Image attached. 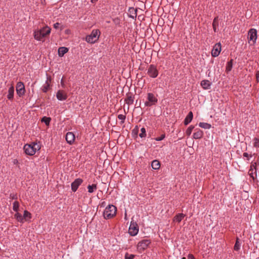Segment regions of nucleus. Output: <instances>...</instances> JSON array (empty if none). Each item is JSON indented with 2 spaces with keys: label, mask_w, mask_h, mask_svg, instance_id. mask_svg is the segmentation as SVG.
I'll list each match as a JSON object with an SVG mask.
<instances>
[{
  "label": "nucleus",
  "mask_w": 259,
  "mask_h": 259,
  "mask_svg": "<svg viewBox=\"0 0 259 259\" xmlns=\"http://www.w3.org/2000/svg\"><path fill=\"white\" fill-rule=\"evenodd\" d=\"M233 60L231 59V60L227 63V66H226V71L227 72H229L231 70L232 67H233Z\"/></svg>",
  "instance_id": "nucleus-28"
},
{
  "label": "nucleus",
  "mask_w": 259,
  "mask_h": 259,
  "mask_svg": "<svg viewBox=\"0 0 259 259\" xmlns=\"http://www.w3.org/2000/svg\"><path fill=\"white\" fill-rule=\"evenodd\" d=\"M97 184H92V185H89L88 186V192L90 193H93L95 190H97Z\"/></svg>",
  "instance_id": "nucleus-27"
},
{
  "label": "nucleus",
  "mask_w": 259,
  "mask_h": 259,
  "mask_svg": "<svg viewBox=\"0 0 259 259\" xmlns=\"http://www.w3.org/2000/svg\"><path fill=\"white\" fill-rule=\"evenodd\" d=\"M67 94L63 90H59L56 94V97L60 101H64L67 98Z\"/></svg>",
  "instance_id": "nucleus-13"
},
{
  "label": "nucleus",
  "mask_w": 259,
  "mask_h": 259,
  "mask_svg": "<svg viewBox=\"0 0 259 259\" xmlns=\"http://www.w3.org/2000/svg\"><path fill=\"white\" fill-rule=\"evenodd\" d=\"M165 138V134H162L159 137H157L155 139V140L157 141H160L162 140Z\"/></svg>",
  "instance_id": "nucleus-44"
},
{
  "label": "nucleus",
  "mask_w": 259,
  "mask_h": 259,
  "mask_svg": "<svg viewBox=\"0 0 259 259\" xmlns=\"http://www.w3.org/2000/svg\"><path fill=\"white\" fill-rule=\"evenodd\" d=\"M199 126L204 129H209L211 127V124L206 123V122H200L199 124Z\"/></svg>",
  "instance_id": "nucleus-29"
},
{
  "label": "nucleus",
  "mask_w": 259,
  "mask_h": 259,
  "mask_svg": "<svg viewBox=\"0 0 259 259\" xmlns=\"http://www.w3.org/2000/svg\"><path fill=\"white\" fill-rule=\"evenodd\" d=\"M193 114L192 111H190L185 118L184 123L185 125H188L192 120Z\"/></svg>",
  "instance_id": "nucleus-18"
},
{
  "label": "nucleus",
  "mask_w": 259,
  "mask_h": 259,
  "mask_svg": "<svg viewBox=\"0 0 259 259\" xmlns=\"http://www.w3.org/2000/svg\"><path fill=\"white\" fill-rule=\"evenodd\" d=\"M23 218L24 220H25L26 221H27L29 219L31 218V214L27 210H25L24 211Z\"/></svg>",
  "instance_id": "nucleus-26"
},
{
  "label": "nucleus",
  "mask_w": 259,
  "mask_h": 259,
  "mask_svg": "<svg viewBox=\"0 0 259 259\" xmlns=\"http://www.w3.org/2000/svg\"><path fill=\"white\" fill-rule=\"evenodd\" d=\"M151 166L154 169H158L160 166V162L157 160H154L151 163Z\"/></svg>",
  "instance_id": "nucleus-23"
},
{
  "label": "nucleus",
  "mask_w": 259,
  "mask_h": 259,
  "mask_svg": "<svg viewBox=\"0 0 259 259\" xmlns=\"http://www.w3.org/2000/svg\"><path fill=\"white\" fill-rule=\"evenodd\" d=\"M135 255L126 253L125 254V259H134Z\"/></svg>",
  "instance_id": "nucleus-40"
},
{
  "label": "nucleus",
  "mask_w": 259,
  "mask_h": 259,
  "mask_svg": "<svg viewBox=\"0 0 259 259\" xmlns=\"http://www.w3.org/2000/svg\"><path fill=\"white\" fill-rule=\"evenodd\" d=\"M61 85H62V86H63V85H64V82H63V79H62V80H61Z\"/></svg>",
  "instance_id": "nucleus-53"
},
{
  "label": "nucleus",
  "mask_w": 259,
  "mask_h": 259,
  "mask_svg": "<svg viewBox=\"0 0 259 259\" xmlns=\"http://www.w3.org/2000/svg\"><path fill=\"white\" fill-rule=\"evenodd\" d=\"M13 163L14 164H18L19 162H18V161L17 159H14Z\"/></svg>",
  "instance_id": "nucleus-50"
},
{
  "label": "nucleus",
  "mask_w": 259,
  "mask_h": 259,
  "mask_svg": "<svg viewBox=\"0 0 259 259\" xmlns=\"http://www.w3.org/2000/svg\"><path fill=\"white\" fill-rule=\"evenodd\" d=\"M68 51V49L66 47H60L58 49V55L59 57H63L65 54L67 53Z\"/></svg>",
  "instance_id": "nucleus-20"
},
{
  "label": "nucleus",
  "mask_w": 259,
  "mask_h": 259,
  "mask_svg": "<svg viewBox=\"0 0 259 259\" xmlns=\"http://www.w3.org/2000/svg\"><path fill=\"white\" fill-rule=\"evenodd\" d=\"M19 207V203L17 201H15L13 203V209L16 211L17 212L18 211Z\"/></svg>",
  "instance_id": "nucleus-33"
},
{
  "label": "nucleus",
  "mask_w": 259,
  "mask_h": 259,
  "mask_svg": "<svg viewBox=\"0 0 259 259\" xmlns=\"http://www.w3.org/2000/svg\"><path fill=\"white\" fill-rule=\"evenodd\" d=\"M182 259H186V257H183L182 258Z\"/></svg>",
  "instance_id": "nucleus-55"
},
{
  "label": "nucleus",
  "mask_w": 259,
  "mask_h": 259,
  "mask_svg": "<svg viewBox=\"0 0 259 259\" xmlns=\"http://www.w3.org/2000/svg\"><path fill=\"white\" fill-rule=\"evenodd\" d=\"M126 218V213H125V219Z\"/></svg>",
  "instance_id": "nucleus-54"
},
{
  "label": "nucleus",
  "mask_w": 259,
  "mask_h": 259,
  "mask_svg": "<svg viewBox=\"0 0 259 259\" xmlns=\"http://www.w3.org/2000/svg\"><path fill=\"white\" fill-rule=\"evenodd\" d=\"M15 218L18 221L21 223L23 222V216L20 213L17 212L14 215Z\"/></svg>",
  "instance_id": "nucleus-30"
},
{
  "label": "nucleus",
  "mask_w": 259,
  "mask_h": 259,
  "mask_svg": "<svg viewBox=\"0 0 259 259\" xmlns=\"http://www.w3.org/2000/svg\"><path fill=\"white\" fill-rule=\"evenodd\" d=\"M239 239L237 237L235 245L234 246V249L236 251H238L240 249V244L239 243Z\"/></svg>",
  "instance_id": "nucleus-31"
},
{
  "label": "nucleus",
  "mask_w": 259,
  "mask_h": 259,
  "mask_svg": "<svg viewBox=\"0 0 259 259\" xmlns=\"http://www.w3.org/2000/svg\"><path fill=\"white\" fill-rule=\"evenodd\" d=\"M253 140L254 141V144H253L254 147H255L256 148L259 147V139L256 138H255L253 139Z\"/></svg>",
  "instance_id": "nucleus-41"
},
{
  "label": "nucleus",
  "mask_w": 259,
  "mask_h": 259,
  "mask_svg": "<svg viewBox=\"0 0 259 259\" xmlns=\"http://www.w3.org/2000/svg\"><path fill=\"white\" fill-rule=\"evenodd\" d=\"M194 128V126L193 125H190L186 130V134L188 136H190L191 134V133L193 131V130Z\"/></svg>",
  "instance_id": "nucleus-35"
},
{
  "label": "nucleus",
  "mask_w": 259,
  "mask_h": 259,
  "mask_svg": "<svg viewBox=\"0 0 259 259\" xmlns=\"http://www.w3.org/2000/svg\"><path fill=\"white\" fill-rule=\"evenodd\" d=\"M98 0H91V2L92 3H95L96 2H97Z\"/></svg>",
  "instance_id": "nucleus-52"
},
{
  "label": "nucleus",
  "mask_w": 259,
  "mask_h": 259,
  "mask_svg": "<svg viewBox=\"0 0 259 259\" xmlns=\"http://www.w3.org/2000/svg\"><path fill=\"white\" fill-rule=\"evenodd\" d=\"M31 144L34 149V150H35V153L37 150H39L40 149V146L36 143L32 142Z\"/></svg>",
  "instance_id": "nucleus-38"
},
{
  "label": "nucleus",
  "mask_w": 259,
  "mask_h": 259,
  "mask_svg": "<svg viewBox=\"0 0 259 259\" xmlns=\"http://www.w3.org/2000/svg\"><path fill=\"white\" fill-rule=\"evenodd\" d=\"M139 231V227L137 223L131 222L128 229V233L131 236L136 235Z\"/></svg>",
  "instance_id": "nucleus-10"
},
{
  "label": "nucleus",
  "mask_w": 259,
  "mask_h": 259,
  "mask_svg": "<svg viewBox=\"0 0 259 259\" xmlns=\"http://www.w3.org/2000/svg\"><path fill=\"white\" fill-rule=\"evenodd\" d=\"M139 136L142 138L146 136V132L144 127H142L141 129V133L139 134Z\"/></svg>",
  "instance_id": "nucleus-37"
},
{
  "label": "nucleus",
  "mask_w": 259,
  "mask_h": 259,
  "mask_svg": "<svg viewBox=\"0 0 259 259\" xmlns=\"http://www.w3.org/2000/svg\"><path fill=\"white\" fill-rule=\"evenodd\" d=\"M100 34V31L99 29H94L90 35L86 36L85 40L89 43H95L98 39Z\"/></svg>",
  "instance_id": "nucleus-3"
},
{
  "label": "nucleus",
  "mask_w": 259,
  "mask_h": 259,
  "mask_svg": "<svg viewBox=\"0 0 259 259\" xmlns=\"http://www.w3.org/2000/svg\"><path fill=\"white\" fill-rule=\"evenodd\" d=\"M14 88L13 86H11L9 88L8 90V94L7 95V98L10 100H12L14 98Z\"/></svg>",
  "instance_id": "nucleus-21"
},
{
  "label": "nucleus",
  "mask_w": 259,
  "mask_h": 259,
  "mask_svg": "<svg viewBox=\"0 0 259 259\" xmlns=\"http://www.w3.org/2000/svg\"><path fill=\"white\" fill-rule=\"evenodd\" d=\"M51 81V76H47V79L46 81L45 84L43 85L42 88V91L44 93H47L48 91L50 89V83Z\"/></svg>",
  "instance_id": "nucleus-15"
},
{
  "label": "nucleus",
  "mask_w": 259,
  "mask_h": 259,
  "mask_svg": "<svg viewBox=\"0 0 259 259\" xmlns=\"http://www.w3.org/2000/svg\"><path fill=\"white\" fill-rule=\"evenodd\" d=\"M221 51V44L220 42L216 44L211 51V55L213 57H218Z\"/></svg>",
  "instance_id": "nucleus-12"
},
{
  "label": "nucleus",
  "mask_w": 259,
  "mask_h": 259,
  "mask_svg": "<svg viewBox=\"0 0 259 259\" xmlns=\"http://www.w3.org/2000/svg\"><path fill=\"white\" fill-rule=\"evenodd\" d=\"M117 211L116 207L113 205H109L107 206L103 212V216L105 219H110L114 217Z\"/></svg>",
  "instance_id": "nucleus-2"
},
{
  "label": "nucleus",
  "mask_w": 259,
  "mask_h": 259,
  "mask_svg": "<svg viewBox=\"0 0 259 259\" xmlns=\"http://www.w3.org/2000/svg\"><path fill=\"white\" fill-rule=\"evenodd\" d=\"M114 23L116 25H119L120 23V20L118 18H115L113 19Z\"/></svg>",
  "instance_id": "nucleus-42"
},
{
  "label": "nucleus",
  "mask_w": 259,
  "mask_h": 259,
  "mask_svg": "<svg viewBox=\"0 0 259 259\" xmlns=\"http://www.w3.org/2000/svg\"><path fill=\"white\" fill-rule=\"evenodd\" d=\"M60 25V23L57 22L54 24L53 26L55 29H58Z\"/></svg>",
  "instance_id": "nucleus-46"
},
{
  "label": "nucleus",
  "mask_w": 259,
  "mask_h": 259,
  "mask_svg": "<svg viewBox=\"0 0 259 259\" xmlns=\"http://www.w3.org/2000/svg\"><path fill=\"white\" fill-rule=\"evenodd\" d=\"M243 155L244 157H248L249 155L246 152H244L243 154Z\"/></svg>",
  "instance_id": "nucleus-51"
},
{
  "label": "nucleus",
  "mask_w": 259,
  "mask_h": 259,
  "mask_svg": "<svg viewBox=\"0 0 259 259\" xmlns=\"http://www.w3.org/2000/svg\"><path fill=\"white\" fill-rule=\"evenodd\" d=\"M253 171V170H251L250 171H249V175L251 178H252L253 179H254L256 177H255V176H254Z\"/></svg>",
  "instance_id": "nucleus-45"
},
{
  "label": "nucleus",
  "mask_w": 259,
  "mask_h": 259,
  "mask_svg": "<svg viewBox=\"0 0 259 259\" xmlns=\"http://www.w3.org/2000/svg\"><path fill=\"white\" fill-rule=\"evenodd\" d=\"M128 15L130 18L134 19L136 18L137 15V9H134L133 7H131L129 8L128 11Z\"/></svg>",
  "instance_id": "nucleus-17"
},
{
  "label": "nucleus",
  "mask_w": 259,
  "mask_h": 259,
  "mask_svg": "<svg viewBox=\"0 0 259 259\" xmlns=\"http://www.w3.org/2000/svg\"><path fill=\"white\" fill-rule=\"evenodd\" d=\"M256 78L257 82H259V71H257L256 74Z\"/></svg>",
  "instance_id": "nucleus-48"
},
{
  "label": "nucleus",
  "mask_w": 259,
  "mask_h": 259,
  "mask_svg": "<svg viewBox=\"0 0 259 259\" xmlns=\"http://www.w3.org/2000/svg\"><path fill=\"white\" fill-rule=\"evenodd\" d=\"M66 140L70 145L72 144L75 140L74 134L72 132H68L66 135Z\"/></svg>",
  "instance_id": "nucleus-14"
},
{
  "label": "nucleus",
  "mask_w": 259,
  "mask_h": 259,
  "mask_svg": "<svg viewBox=\"0 0 259 259\" xmlns=\"http://www.w3.org/2000/svg\"><path fill=\"white\" fill-rule=\"evenodd\" d=\"M219 26V17H215L212 22V27L214 32H217V27Z\"/></svg>",
  "instance_id": "nucleus-22"
},
{
  "label": "nucleus",
  "mask_w": 259,
  "mask_h": 259,
  "mask_svg": "<svg viewBox=\"0 0 259 259\" xmlns=\"http://www.w3.org/2000/svg\"><path fill=\"white\" fill-rule=\"evenodd\" d=\"M188 259H195L194 255L192 254H189L188 256Z\"/></svg>",
  "instance_id": "nucleus-47"
},
{
  "label": "nucleus",
  "mask_w": 259,
  "mask_h": 259,
  "mask_svg": "<svg viewBox=\"0 0 259 259\" xmlns=\"http://www.w3.org/2000/svg\"><path fill=\"white\" fill-rule=\"evenodd\" d=\"M151 243L149 239H144L140 241L137 245V249L140 251H144Z\"/></svg>",
  "instance_id": "nucleus-6"
},
{
  "label": "nucleus",
  "mask_w": 259,
  "mask_h": 259,
  "mask_svg": "<svg viewBox=\"0 0 259 259\" xmlns=\"http://www.w3.org/2000/svg\"><path fill=\"white\" fill-rule=\"evenodd\" d=\"M257 38V31L255 29L251 28L248 32V41H252L253 44H254Z\"/></svg>",
  "instance_id": "nucleus-7"
},
{
  "label": "nucleus",
  "mask_w": 259,
  "mask_h": 259,
  "mask_svg": "<svg viewBox=\"0 0 259 259\" xmlns=\"http://www.w3.org/2000/svg\"><path fill=\"white\" fill-rule=\"evenodd\" d=\"M10 198L12 199L17 200L18 199L17 195L16 193H11L10 195Z\"/></svg>",
  "instance_id": "nucleus-43"
},
{
  "label": "nucleus",
  "mask_w": 259,
  "mask_h": 259,
  "mask_svg": "<svg viewBox=\"0 0 259 259\" xmlns=\"http://www.w3.org/2000/svg\"><path fill=\"white\" fill-rule=\"evenodd\" d=\"M134 95L131 93H128L126 94V97L124 99V101L128 105H131L133 104L134 100Z\"/></svg>",
  "instance_id": "nucleus-16"
},
{
  "label": "nucleus",
  "mask_w": 259,
  "mask_h": 259,
  "mask_svg": "<svg viewBox=\"0 0 259 259\" xmlns=\"http://www.w3.org/2000/svg\"><path fill=\"white\" fill-rule=\"evenodd\" d=\"M16 92L19 97L23 96L25 93V87L23 82H18L16 85Z\"/></svg>",
  "instance_id": "nucleus-8"
},
{
  "label": "nucleus",
  "mask_w": 259,
  "mask_h": 259,
  "mask_svg": "<svg viewBox=\"0 0 259 259\" xmlns=\"http://www.w3.org/2000/svg\"><path fill=\"white\" fill-rule=\"evenodd\" d=\"M51 30L50 27L46 26L39 30L35 31L34 32V38L37 40H41L43 38L49 35Z\"/></svg>",
  "instance_id": "nucleus-1"
},
{
  "label": "nucleus",
  "mask_w": 259,
  "mask_h": 259,
  "mask_svg": "<svg viewBox=\"0 0 259 259\" xmlns=\"http://www.w3.org/2000/svg\"><path fill=\"white\" fill-rule=\"evenodd\" d=\"M136 105L137 106V107H140L141 105V101H139V102L138 100H137L136 102Z\"/></svg>",
  "instance_id": "nucleus-49"
},
{
  "label": "nucleus",
  "mask_w": 259,
  "mask_h": 259,
  "mask_svg": "<svg viewBox=\"0 0 259 259\" xmlns=\"http://www.w3.org/2000/svg\"><path fill=\"white\" fill-rule=\"evenodd\" d=\"M185 214L183 213H179L174 217V221H176L178 223L181 222L182 220L184 218Z\"/></svg>",
  "instance_id": "nucleus-25"
},
{
  "label": "nucleus",
  "mask_w": 259,
  "mask_h": 259,
  "mask_svg": "<svg viewBox=\"0 0 259 259\" xmlns=\"http://www.w3.org/2000/svg\"><path fill=\"white\" fill-rule=\"evenodd\" d=\"M126 116L125 115H122V114H119L118 115V118L120 120H121L120 123L122 124L124 122V120L125 119Z\"/></svg>",
  "instance_id": "nucleus-39"
},
{
  "label": "nucleus",
  "mask_w": 259,
  "mask_h": 259,
  "mask_svg": "<svg viewBox=\"0 0 259 259\" xmlns=\"http://www.w3.org/2000/svg\"><path fill=\"white\" fill-rule=\"evenodd\" d=\"M195 132L193 135V138L195 139H200L203 135V132L200 129H196Z\"/></svg>",
  "instance_id": "nucleus-19"
},
{
  "label": "nucleus",
  "mask_w": 259,
  "mask_h": 259,
  "mask_svg": "<svg viewBox=\"0 0 259 259\" xmlns=\"http://www.w3.org/2000/svg\"><path fill=\"white\" fill-rule=\"evenodd\" d=\"M33 147L32 146L31 144H26L24 145L23 147V150L24 151L26 155L32 156L35 153V150H34Z\"/></svg>",
  "instance_id": "nucleus-9"
},
{
  "label": "nucleus",
  "mask_w": 259,
  "mask_h": 259,
  "mask_svg": "<svg viewBox=\"0 0 259 259\" xmlns=\"http://www.w3.org/2000/svg\"><path fill=\"white\" fill-rule=\"evenodd\" d=\"M255 169V177H256V162L251 163L250 167L249 169V171L251 170H253Z\"/></svg>",
  "instance_id": "nucleus-36"
},
{
  "label": "nucleus",
  "mask_w": 259,
  "mask_h": 259,
  "mask_svg": "<svg viewBox=\"0 0 259 259\" xmlns=\"http://www.w3.org/2000/svg\"><path fill=\"white\" fill-rule=\"evenodd\" d=\"M139 132V128L137 125L135 127L133 130L132 134L134 137H137Z\"/></svg>",
  "instance_id": "nucleus-34"
},
{
  "label": "nucleus",
  "mask_w": 259,
  "mask_h": 259,
  "mask_svg": "<svg viewBox=\"0 0 259 259\" xmlns=\"http://www.w3.org/2000/svg\"><path fill=\"white\" fill-rule=\"evenodd\" d=\"M83 180L80 178L75 179L71 184V190L76 192L78 187L82 183Z\"/></svg>",
  "instance_id": "nucleus-11"
},
{
  "label": "nucleus",
  "mask_w": 259,
  "mask_h": 259,
  "mask_svg": "<svg viewBox=\"0 0 259 259\" xmlns=\"http://www.w3.org/2000/svg\"><path fill=\"white\" fill-rule=\"evenodd\" d=\"M51 120V118L50 117H44L41 119V121L44 122L47 125H49L50 122Z\"/></svg>",
  "instance_id": "nucleus-32"
},
{
  "label": "nucleus",
  "mask_w": 259,
  "mask_h": 259,
  "mask_svg": "<svg viewBox=\"0 0 259 259\" xmlns=\"http://www.w3.org/2000/svg\"><path fill=\"white\" fill-rule=\"evenodd\" d=\"M147 74L151 77L155 78L158 76V71L154 65H150L147 71Z\"/></svg>",
  "instance_id": "nucleus-5"
},
{
  "label": "nucleus",
  "mask_w": 259,
  "mask_h": 259,
  "mask_svg": "<svg viewBox=\"0 0 259 259\" xmlns=\"http://www.w3.org/2000/svg\"><path fill=\"white\" fill-rule=\"evenodd\" d=\"M147 100L148 101L145 103V106L147 107H151L154 105L158 102V100L156 97L153 93H151L147 94Z\"/></svg>",
  "instance_id": "nucleus-4"
},
{
  "label": "nucleus",
  "mask_w": 259,
  "mask_h": 259,
  "mask_svg": "<svg viewBox=\"0 0 259 259\" xmlns=\"http://www.w3.org/2000/svg\"><path fill=\"white\" fill-rule=\"evenodd\" d=\"M201 85L204 89H208L210 85V83L209 81L203 80L201 82Z\"/></svg>",
  "instance_id": "nucleus-24"
}]
</instances>
